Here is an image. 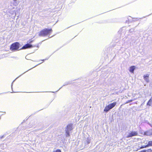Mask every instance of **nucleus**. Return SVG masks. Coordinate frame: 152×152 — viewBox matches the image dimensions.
<instances>
[{
    "mask_svg": "<svg viewBox=\"0 0 152 152\" xmlns=\"http://www.w3.org/2000/svg\"><path fill=\"white\" fill-rule=\"evenodd\" d=\"M53 152H61V150L60 149H58L55 151H54Z\"/></svg>",
    "mask_w": 152,
    "mask_h": 152,
    "instance_id": "f8f14e48",
    "label": "nucleus"
},
{
    "mask_svg": "<svg viewBox=\"0 0 152 152\" xmlns=\"http://www.w3.org/2000/svg\"><path fill=\"white\" fill-rule=\"evenodd\" d=\"M33 47V46L30 44H26L24 45L21 49H25L27 48H31Z\"/></svg>",
    "mask_w": 152,
    "mask_h": 152,
    "instance_id": "39448f33",
    "label": "nucleus"
},
{
    "mask_svg": "<svg viewBox=\"0 0 152 152\" xmlns=\"http://www.w3.org/2000/svg\"><path fill=\"white\" fill-rule=\"evenodd\" d=\"M152 146V140L149 141L148 142V144L146 145H144L143 146H142L140 147V149H142L145 148H146L149 146Z\"/></svg>",
    "mask_w": 152,
    "mask_h": 152,
    "instance_id": "423d86ee",
    "label": "nucleus"
},
{
    "mask_svg": "<svg viewBox=\"0 0 152 152\" xmlns=\"http://www.w3.org/2000/svg\"><path fill=\"white\" fill-rule=\"evenodd\" d=\"M133 100H132V99H131V100H128L127 102H126L125 104H127V103H128L131 102H132L133 101Z\"/></svg>",
    "mask_w": 152,
    "mask_h": 152,
    "instance_id": "ddd939ff",
    "label": "nucleus"
},
{
    "mask_svg": "<svg viewBox=\"0 0 152 152\" xmlns=\"http://www.w3.org/2000/svg\"><path fill=\"white\" fill-rule=\"evenodd\" d=\"M146 150H142L139 152H146Z\"/></svg>",
    "mask_w": 152,
    "mask_h": 152,
    "instance_id": "2eb2a0df",
    "label": "nucleus"
},
{
    "mask_svg": "<svg viewBox=\"0 0 152 152\" xmlns=\"http://www.w3.org/2000/svg\"><path fill=\"white\" fill-rule=\"evenodd\" d=\"M116 102H115L111 103L108 105L106 106L104 110V111L105 112H107L110 110L114 107L116 105Z\"/></svg>",
    "mask_w": 152,
    "mask_h": 152,
    "instance_id": "7ed1b4c3",
    "label": "nucleus"
},
{
    "mask_svg": "<svg viewBox=\"0 0 152 152\" xmlns=\"http://www.w3.org/2000/svg\"><path fill=\"white\" fill-rule=\"evenodd\" d=\"M138 135V133L137 132L132 131L129 133L126 137L127 138H129L133 136H137Z\"/></svg>",
    "mask_w": 152,
    "mask_h": 152,
    "instance_id": "20e7f679",
    "label": "nucleus"
},
{
    "mask_svg": "<svg viewBox=\"0 0 152 152\" xmlns=\"http://www.w3.org/2000/svg\"><path fill=\"white\" fill-rule=\"evenodd\" d=\"M149 74H147L146 75H144L143 76V78L144 80H145V81L147 82H149Z\"/></svg>",
    "mask_w": 152,
    "mask_h": 152,
    "instance_id": "0eeeda50",
    "label": "nucleus"
},
{
    "mask_svg": "<svg viewBox=\"0 0 152 152\" xmlns=\"http://www.w3.org/2000/svg\"><path fill=\"white\" fill-rule=\"evenodd\" d=\"M147 151L148 152H152V150L151 149H148Z\"/></svg>",
    "mask_w": 152,
    "mask_h": 152,
    "instance_id": "4468645a",
    "label": "nucleus"
},
{
    "mask_svg": "<svg viewBox=\"0 0 152 152\" xmlns=\"http://www.w3.org/2000/svg\"><path fill=\"white\" fill-rule=\"evenodd\" d=\"M53 30L51 28L48 29L45 28L41 30L39 34V36L41 37H45L50 35L52 32Z\"/></svg>",
    "mask_w": 152,
    "mask_h": 152,
    "instance_id": "f257e3e1",
    "label": "nucleus"
},
{
    "mask_svg": "<svg viewBox=\"0 0 152 152\" xmlns=\"http://www.w3.org/2000/svg\"><path fill=\"white\" fill-rule=\"evenodd\" d=\"M20 44L18 42H16L12 44L10 46V50L12 51H14L19 50Z\"/></svg>",
    "mask_w": 152,
    "mask_h": 152,
    "instance_id": "f03ea898",
    "label": "nucleus"
},
{
    "mask_svg": "<svg viewBox=\"0 0 152 152\" xmlns=\"http://www.w3.org/2000/svg\"><path fill=\"white\" fill-rule=\"evenodd\" d=\"M67 130L71 131L72 130V124H69L67 126Z\"/></svg>",
    "mask_w": 152,
    "mask_h": 152,
    "instance_id": "1a4fd4ad",
    "label": "nucleus"
},
{
    "mask_svg": "<svg viewBox=\"0 0 152 152\" xmlns=\"http://www.w3.org/2000/svg\"><path fill=\"white\" fill-rule=\"evenodd\" d=\"M135 69V66H131L129 69V71L132 73H133L134 70Z\"/></svg>",
    "mask_w": 152,
    "mask_h": 152,
    "instance_id": "6e6552de",
    "label": "nucleus"
},
{
    "mask_svg": "<svg viewBox=\"0 0 152 152\" xmlns=\"http://www.w3.org/2000/svg\"><path fill=\"white\" fill-rule=\"evenodd\" d=\"M69 131L68 130H67L66 131V137H69L70 136V134H69Z\"/></svg>",
    "mask_w": 152,
    "mask_h": 152,
    "instance_id": "9b49d317",
    "label": "nucleus"
},
{
    "mask_svg": "<svg viewBox=\"0 0 152 152\" xmlns=\"http://www.w3.org/2000/svg\"><path fill=\"white\" fill-rule=\"evenodd\" d=\"M152 102V100L151 99H151L148 102L147 105H149V106H150L151 105V102Z\"/></svg>",
    "mask_w": 152,
    "mask_h": 152,
    "instance_id": "9d476101",
    "label": "nucleus"
},
{
    "mask_svg": "<svg viewBox=\"0 0 152 152\" xmlns=\"http://www.w3.org/2000/svg\"><path fill=\"white\" fill-rule=\"evenodd\" d=\"M33 40H30L29 42V43H31L33 42Z\"/></svg>",
    "mask_w": 152,
    "mask_h": 152,
    "instance_id": "dca6fc26",
    "label": "nucleus"
}]
</instances>
